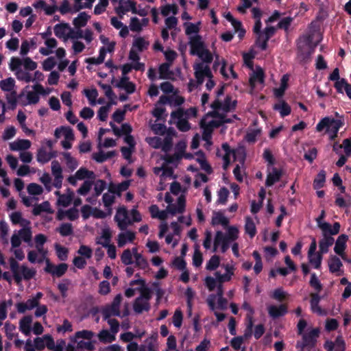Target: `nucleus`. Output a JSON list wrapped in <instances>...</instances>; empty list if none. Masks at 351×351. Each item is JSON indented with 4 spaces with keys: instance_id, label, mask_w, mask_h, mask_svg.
Returning a JSON list of instances; mask_svg holds the SVG:
<instances>
[{
    "instance_id": "f257e3e1",
    "label": "nucleus",
    "mask_w": 351,
    "mask_h": 351,
    "mask_svg": "<svg viewBox=\"0 0 351 351\" xmlns=\"http://www.w3.org/2000/svg\"><path fill=\"white\" fill-rule=\"evenodd\" d=\"M92 335L91 331L89 330L77 331L75 338L71 339V343L66 346L67 351H75V349L92 350L93 344L90 341Z\"/></svg>"
},
{
    "instance_id": "f03ea898",
    "label": "nucleus",
    "mask_w": 351,
    "mask_h": 351,
    "mask_svg": "<svg viewBox=\"0 0 351 351\" xmlns=\"http://www.w3.org/2000/svg\"><path fill=\"white\" fill-rule=\"evenodd\" d=\"M9 263L10 270L16 283H20L23 279L29 280L33 278L36 274L34 269H30L25 265H20L13 257L9 258Z\"/></svg>"
},
{
    "instance_id": "7ed1b4c3",
    "label": "nucleus",
    "mask_w": 351,
    "mask_h": 351,
    "mask_svg": "<svg viewBox=\"0 0 351 351\" xmlns=\"http://www.w3.org/2000/svg\"><path fill=\"white\" fill-rule=\"evenodd\" d=\"M343 122L340 119L326 117L322 119L316 125V130L322 132L326 129V132L329 134L330 140L334 141L337 137L338 132Z\"/></svg>"
},
{
    "instance_id": "20e7f679",
    "label": "nucleus",
    "mask_w": 351,
    "mask_h": 351,
    "mask_svg": "<svg viewBox=\"0 0 351 351\" xmlns=\"http://www.w3.org/2000/svg\"><path fill=\"white\" fill-rule=\"evenodd\" d=\"M340 224L339 222L334 223L332 229H330L328 232H322L323 239L319 242V253L326 254L328 248L334 243V238L332 235L337 234L340 230Z\"/></svg>"
},
{
    "instance_id": "39448f33",
    "label": "nucleus",
    "mask_w": 351,
    "mask_h": 351,
    "mask_svg": "<svg viewBox=\"0 0 351 351\" xmlns=\"http://www.w3.org/2000/svg\"><path fill=\"white\" fill-rule=\"evenodd\" d=\"M276 28L273 26L266 27L263 32L256 37L255 43L262 51H265L268 47L269 40L275 34Z\"/></svg>"
},
{
    "instance_id": "423d86ee",
    "label": "nucleus",
    "mask_w": 351,
    "mask_h": 351,
    "mask_svg": "<svg viewBox=\"0 0 351 351\" xmlns=\"http://www.w3.org/2000/svg\"><path fill=\"white\" fill-rule=\"evenodd\" d=\"M34 342L35 346L38 349H41L45 346H47L53 351H63V348L65 346L64 341H62L59 344L55 346L53 340L47 335H45L42 338H36Z\"/></svg>"
},
{
    "instance_id": "0eeeda50",
    "label": "nucleus",
    "mask_w": 351,
    "mask_h": 351,
    "mask_svg": "<svg viewBox=\"0 0 351 351\" xmlns=\"http://www.w3.org/2000/svg\"><path fill=\"white\" fill-rule=\"evenodd\" d=\"M193 67L195 71L194 75L198 84H202L206 77L208 79L213 77V74L209 65H204L203 62H198L195 63Z\"/></svg>"
},
{
    "instance_id": "6e6552de",
    "label": "nucleus",
    "mask_w": 351,
    "mask_h": 351,
    "mask_svg": "<svg viewBox=\"0 0 351 351\" xmlns=\"http://www.w3.org/2000/svg\"><path fill=\"white\" fill-rule=\"evenodd\" d=\"M45 263L46 266L44 268V271L58 278L62 276L68 269V265L66 263H62L58 265H54L49 258L45 260Z\"/></svg>"
},
{
    "instance_id": "1a4fd4ad",
    "label": "nucleus",
    "mask_w": 351,
    "mask_h": 351,
    "mask_svg": "<svg viewBox=\"0 0 351 351\" xmlns=\"http://www.w3.org/2000/svg\"><path fill=\"white\" fill-rule=\"evenodd\" d=\"M189 45L191 47L190 53L191 55H197L198 56L206 49L202 36L199 34L190 37Z\"/></svg>"
},
{
    "instance_id": "9d476101",
    "label": "nucleus",
    "mask_w": 351,
    "mask_h": 351,
    "mask_svg": "<svg viewBox=\"0 0 351 351\" xmlns=\"http://www.w3.org/2000/svg\"><path fill=\"white\" fill-rule=\"evenodd\" d=\"M299 334L303 337L302 348L313 347L319 336V330H299Z\"/></svg>"
},
{
    "instance_id": "9b49d317",
    "label": "nucleus",
    "mask_w": 351,
    "mask_h": 351,
    "mask_svg": "<svg viewBox=\"0 0 351 351\" xmlns=\"http://www.w3.org/2000/svg\"><path fill=\"white\" fill-rule=\"evenodd\" d=\"M56 152L53 151L47 152L46 148L43 145L37 150L36 160L40 164H45L56 158Z\"/></svg>"
},
{
    "instance_id": "f8f14e48",
    "label": "nucleus",
    "mask_w": 351,
    "mask_h": 351,
    "mask_svg": "<svg viewBox=\"0 0 351 351\" xmlns=\"http://www.w3.org/2000/svg\"><path fill=\"white\" fill-rule=\"evenodd\" d=\"M288 312L287 306L282 304L278 306L271 305L268 307L269 315L273 319H277L284 316Z\"/></svg>"
},
{
    "instance_id": "ddd939ff",
    "label": "nucleus",
    "mask_w": 351,
    "mask_h": 351,
    "mask_svg": "<svg viewBox=\"0 0 351 351\" xmlns=\"http://www.w3.org/2000/svg\"><path fill=\"white\" fill-rule=\"evenodd\" d=\"M186 200L184 196L181 195L178 198V204H169L167 207V211L175 215L176 213H183L185 210Z\"/></svg>"
},
{
    "instance_id": "4468645a",
    "label": "nucleus",
    "mask_w": 351,
    "mask_h": 351,
    "mask_svg": "<svg viewBox=\"0 0 351 351\" xmlns=\"http://www.w3.org/2000/svg\"><path fill=\"white\" fill-rule=\"evenodd\" d=\"M324 348L328 351H344L345 343L341 337H338L335 342L327 340L324 343Z\"/></svg>"
},
{
    "instance_id": "2eb2a0df",
    "label": "nucleus",
    "mask_w": 351,
    "mask_h": 351,
    "mask_svg": "<svg viewBox=\"0 0 351 351\" xmlns=\"http://www.w3.org/2000/svg\"><path fill=\"white\" fill-rule=\"evenodd\" d=\"M32 143L28 139H19L10 144L12 151H25L30 148Z\"/></svg>"
},
{
    "instance_id": "dca6fc26",
    "label": "nucleus",
    "mask_w": 351,
    "mask_h": 351,
    "mask_svg": "<svg viewBox=\"0 0 351 351\" xmlns=\"http://www.w3.org/2000/svg\"><path fill=\"white\" fill-rule=\"evenodd\" d=\"M348 239V237L346 234H342L339 236L335 242V245L334 247V251L337 254L343 255Z\"/></svg>"
},
{
    "instance_id": "f3484780",
    "label": "nucleus",
    "mask_w": 351,
    "mask_h": 351,
    "mask_svg": "<svg viewBox=\"0 0 351 351\" xmlns=\"http://www.w3.org/2000/svg\"><path fill=\"white\" fill-rule=\"evenodd\" d=\"M133 309L138 314H141L144 311H149L150 309L149 302L142 300V298H137L134 300Z\"/></svg>"
},
{
    "instance_id": "a211bd4d",
    "label": "nucleus",
    "mask_w": 351,
    "mask_h": 351,
    "mask_svg": "<svg viewBox=\"0 0 351 351\" xmlns=\"http://www.w3.org/2000/svg\"><path fill=\"white\" fill-rule=\"evenodd\" d=\"M38 304L35 300L30 298L27 300L25 302H18L16 304V308L19 313H24L27 310H32L36 306H38Z\"/></svg>"
},
{
    "instance_id": "6ab92c4d",
    "label": "nucleus",
    "mask_w": 351,
    "mask_h": 351,
    "mask_svg": "<svg viewBox=\"0 0 351 351\" xmlns=\"http://www.w3.org/2000/svg\"><path fill=\"white\" fill-rule=\"evenodd\" d=\"M68 194H60V191H56L55 193L58 195V204L64 207H67L71 203L73 198V193L70 189H68Z\"/></svg>"
},
{
    "instance_id": "aec40b11",
    "label": "nucleus",
    "mask_w": 351,
    "mask_h": 351,
    "mask_svg": "<svg viewBox=\"0 0 351 351\" xmlns=\"http://www.w3.org/2000/svg\"><path fill=\"white\" fill-rule=\"evenodd\" d=\"M282 176L281 170L278 169L277 168H273L272 172L269 173L266 178L265 185L266 186H271L276 182L279 181Z\"/></svg>"
},
{
    "instance_id": "412c9836",
    "label": "nucleus",
    "mask_w": 351,
    "mask_h": 351,
    "mask_svg": "<svg viewBox=\"0 0 351 351\" xmlns=\"http://www.w3.org/2000/svg\"><path fill=\"white\" fill-rule=\"evenodd\" d=\"M265 81V73L263 70L258 67L256 69V71L253 73V74L250 76L249 82L252 87L255 86V83L256 82L260 84H263Z\"/></svg>"
},
{
    "instance_id": "4be33fe9",
    "label": "nucleus",
    "mask_w": 351,
    "mask_h": 351,
    "mask_svg": "<svg viewBox=\"0 0 351 351\" xmlns=\"http://www.w3.org/2000/svg\"><path fill=\"white\" fill-rule=\"evenodd\" d=\"M343 264L339 257L335 255H331L328 260L329 271L331 273H336L340 270Z\"/></svg>"
},
{
    "instance_id": "5701e85b",
    "label": "nucleus",
    "mask_w": 351,
    "mask_h": 351,
    "mask_svg": "<svg viewBox=\"0 0 351 351\" xmlns=\"http://www.w3.org/2000/svg\"><path fill=\"white\" fill-rule=\"evenodd\" d=\"M112 238V232L109 228H104L102 229L101 235L97 243L101 245L102 246H108L110 244Z\"/></svg>"
},
{
    "instance_id": "b1692460",
    "label": "nucleus",
    "mask_w": 351,
    "mask_h": 351,
    "mask_svg": "<svg viewBox=\"0 0 351 351\" xmlns=\"http://www.w3.org/2000/svg\"><path fill=\"white\" fill-rule=\"evenodd\" d=\"M101 313L104 319H107V318L112 316H120V311L112 304L106 305L103 308Z\"/></svg>"
},
{
    "instance_id": "393cba45",
    "label": "nucleus",
    "mask_w": 351,
    "mask_h": 351,
    "mask_svg": "<svg viewBox=\"0 0 351 351\" xmlns=\"http://www.w3.org/2000/svg\"><path fill=\"white\" fill-rule=\"evenodd\" d=\"M273 108L275 110H278L282 117L288 116L291 112L290 106L284 100L279 104H275Z\"/></svg>"
},
{
    "instance_id": "a878e982",
    "label": "nucleus",
    "mask_w": 351,
    "mask_h": 351,
    "mask_svg": "<svg viewBox=\"0 0 351 351\" xmlns=\"http://www.w3.org/2000/svg\"><path fill=\"white\" fill-rule=\"evenodd\" d=\"M90 16L85 12H80L78 16L73 21V24L75 28L83 27L86 25Z\"/></svg>"
},
{
    "instance_id": "bb28decb",
    "label": "nucleus",
    "mask_w": 351,
    "mask_h": 351,
    "mask_svg": "<svg viewBox=\"0 0 351 351\" xmlns=\"http://www.w3.org/2000/svg\"><path fill=\"white\" fill-rule=\"evenodd\" d=\"M229 223V219L220 212L215 213L212 218L211 224L213 226L221 225L224 227Z\"/></svg>"
},
{
    "instance_id": "cd10ccee",
    "label": "nucleus",
    "mask_w": 351,
    "mask_h": 351,
    "mask_svg": "<svg viewBox=\"0 0 351 351\" xmlns=\"http://www.w3.org/2000/svg\"><path fill=\"white\" fill-rule=\"evenodd\" d=\"M223 125L222 119L216 120L213 119L208 122L207 125L204 128V138L206 140L207 132L210 134L214 128H218Z\"/></svg>"
},
{
    "instance_id": "c85d7f7f",
    "label": "nucleus",
    "mask_w": 351,
    "mask_h": 351,
    "mask_svg": "<svg viewBox=\"0 0 351 351\" xmlns=\"http://www.w3.org/2000/svg\"><path fill=\"white\" fill-rule=\"evenodd\" d=\"M245 232L250 238L254 237L256 234V228L253 219L247 216L245 217Z\"/></svg>"
},
{
    "instance_id": "c756f323",
    "label": "nucleus",
    "mask_w": 351,
    "mask_h": 351,
    "mask_svg": "<svg viewBox=\"0 0 351 351\" xmlns=\"http://www.w3.org/2000/svg\"><path fill=\"white\" fill-rule=\"evenodd\" d=\"M311 307L313 312H316L318 314L322 313V308L319 306L321 297L317 293H311Z\"/></svg>"
},
{
    "instance_id": "7c9ffc66",
    "label": "nucleus",
    "mask_w": 351,
    "mask_h": 351,
    "mask_svg": "<svg viewBox=\"0 0 351 351\" xmlns=\"http://www.w3.org/2000/svg\"><path fill=\"white\" fill-rule=\"evenodd\" d=\"M230 243L228 237L221 231H217L214 239L213 252H216L217 247L223 243Z\"/></svg>"
},
{
    "instance_id": "2f4dec72",
    "label": "nucleus",
    "mask_w": 351,
    "mask_h": 351,
    "mask_svg": "<svg viewBox=\"0 0 351 351\" xmlns=\"http://www.w3.org/2000/svg\"><path fill=\"white\" fill-rule=\"evenodd\" d=\"M325 210H322L319 216L316 219L317 226L322 230V232H328L330 229H332V226L329 223L323 222V219L325 218Z\"/></svg>"
},
{
    "instance_id": "473e14b6",
    "label": "nucleus",
    "mask_w": 351,
    "mask_h": 351,
    "mask_svg": "<svg viewBox=\"0 0 351 351\" xmlns=\"http://www.w3.org/2000/svg\"><path fill=\"white\" fill-rule=\"evenodd\" d=\"M326 182V171L324 170H321L317 175L316 176L315 178L313 181V188L314 189H319L322 187H324V184Z\"/></svg>"
},
{
    "instance_id": "72a5a7b5",
    "label": "nucleus",
    "mask_w": 351,
    "mask_h": 351,
    "mask_svg": "<svg viewBox=\"0 0 351 351\" xmlns=\"http://www.w3.org/2000/svg\"><path fill=\"white\" fill-rule=\"evenodd\" d=\"M43 212H47L49 213H51L50 204L49 202L45 201L40 204L35 206L32 210L33 215L36 216L40 215Z\"/></svg>"
},
{
    "instance_id": "f704fd0d",
    "label": "nucleus",
    "mask_w": 351,
    "mask_h": 351,
    "mask_svg": "<svg viewBox=\"0 0 351 351\" xmlns=\"http://www.w3.org/2000/svg\"><path fill=\"white\" fill-rule=\"evenodd\" d=\"M252 335V330L245 333L244 336L236 337L231 340L230 344L232 347L235 350H239L245 339L248 338Z\"/></svg>"
},
{
    "instance_id": "c9c22d12",
    "label": "nucleus",
    "mask_w": 351,
    "mask_h": 351,
    "mask_svg": "<svg viewBox=\"0 0 351 351\" xmlns=\"http://www.w3.org/2000/svg\"><path fill=\"white\" fill-rule=\"evenodd\" d=\"M77 180H82L85 178L94 179L95 176L93 171H89L86 168L81 167L75 173Z\"/></svg>"
},
{
    "instance_id": "e433bc0d",
    "label": "nucleus",
    "mask_w": 351,
    "mask_h": 351,
    "mask_svg": "<svg viewBox=\"0 0 351 351\" xmlns=\"http://www.w3.org/2000/svg\"><path fill=\"white\" fill-rule=\"evenodd\" d=\"M223 104L222 110L228 112L231 110H233L236 108L237 101V100H234L232 101V97L230 95H227L224 99Z\"/></svg>"
},
{
    "instance_id": "4c0bfd02",
    "label": "nucleus",
    "mask_w": 351,
    "mask_h": 351,
    "mask_svg": "<svg viewBox=\"0 0 351 351\" xmlns=\"http://www.w3.org/2000/svg\"><path fill=\"white\" fill-rule=\"evenodd\" d=\"M309 285L316 291V293L319 294V293L322 290L323 285L321 283L320 280L316 276L315 273H312L311 275V279L309 280Z\"/></svg>"
},
{
    "instance_id": "58836bf2",
    "label": "nucleus",
    "mask_w": 351,
    "mask_h": 351,
    "mask_svg": "<svg viewBox=\"0 0 351 351\" xmlns=\"http://www.w3.org/2000/svg\"><path fill=\"white\" fill-rule=\"evenodd\" d=\"M170 64L169 63H162L160 65L159 71V78L160 79H169L172 72L169 70Z\"/></svg>"
},
{
    "instance_id": "ea45409f",
    "label": "nucleus",
    "mask_w": 351,
    "mask_h": 351,
    "mask_svg": "<svg viewBox=\"0 0 351 351\" xmlns=\"http://www.w3.org/2000/svg\"><path fill=\"white\" fill-rule=\"evenodd\" d=\"M51 171L52 173L55 177L56 180H59V182H62V168L59 164V162L56 160H54L51 163Z\"/></svg>"
},
{
    "instance_id": "a19ab883",
    "label": "nucleus",
    "mask_w": 351,
    "mask_h": 351,
    "mask_svg": "<svg viewBox=\"0 0 351 351\" xmlns=\"http://www.w3.org/2000/svg\"><path fill=\"white\" fill-rule=\"evenodd\" d=\"M101 330L99 334V338L101 341L104 342H111L114 339V335L118 330Z\"/></svg>"
},
{
    "instance_id": "79ce46f5",
    "label": "nucleus",
    "mask_w": 351,
    "mask_h": 351,
    "mask_svg": "<svg viewBox=\"0 0 351 351\" xmlns=\"http://www.w3.org/2000/svg\"><path fill=\"white\" fill-rule=\"evenodd\" d=\"M15 85V81L12 77H8L5 80H3L0 82V88L3 91L10 92L11 91Z\"/></svg>"
},
{
    "instance_id": "37998d69",
    "label": "nucleus",
    "mask_w": 351,
    "mask_h": 351,
    "mask_svg": "<svg viewBox=\"0 0 351 351\" xmlns=\"http://www.w3.org/2000/svg\"><path fill=\"white\" fill-rule=\"evenodd\" d=\"M66 29H70V27L68 23L57 24L54 27L55 35L60 38L64 37Z\"/></svg>"
},
{
    "instance_id": "c03bdc74",
    "label": "nucleus",
    "mask_w": 351,
    "mask_h": 351,
    "mask_svg": "<svg viewBox=\"0 0 351 351\" xmlns=\"http://www.w3.org/2000/svg\"><path fill=\"white\" fill-rule=\"evenodd\" d=\"M202 261H203L202 254L199 251V245H195L194 254L193 256V265L195 267H198L202 265Z\"/></svg>"
},
{
    "instance_id": "a18cd8bd",
    "label": "nucleus",
    "mask_w": 351,
    "mask_h": 351,
    "mask_svg": "<svg viewBox=\"0 0 351 351\" xmlns=\"http://www.w3.org/2000/svg\"><path fill=\"white\" fill-rule=\"evenodd\" d=\"M55 248L58 258L62 261H66L68 258V249L58 243L55 245Z\"/></svg>"
},
{
    "instance_id": "49530a36",
    "label": "nucleus",
    "mask_w": 351,
    "mask_h": 351,
    "mask_svg": "<svg viewBox=\"0 0 351 351\" xmlns=\"http://www.w3.org/2000/svg\"><path fill=\"white\" fill-rule=\"evenodd\" d=\"M220 264V258L217 255H213L211 256L210 260L207 262L206 268L208 270L213 271L215 270Z\"/></svg>"
},
{
    "instance_id": "de8ad7c7",
    "label": "nucleus",
    "mask_w": 351,
    "mask_h": 351,
    "mask_svg": "<svg viewBox=\"0 0 351 351\" xmlns=\"http://www.w3.org/2000/svg\"><path fill=\"white\" fill-rule=\"evenodd\" d=\"M19 236L23 241L29 243L32 240V234L30 228H23L19 231Z\"/></svg>"
},
{
    "instance_id": "09e8293b",
    "label": "nucleus",
    "mask_w": 351,
    "mask_h": 351,
    "mask_svg": "<svg viewBox=\"0 0 351 351\" xmlns=\"http://www.w3.org/2000/svg\"><path fill=\"white\" fill-rule=\"evenodd\" d=\"M58 231L62 237L69 236L73 232L72 224L69 223H62Z\"/></svg>"
},
{
    "instance_id": "8fccbe9b",
    "label": "nucleus",
    "mask_w": 351,
    "mask_h": 351,
    "mask_svg": "<svg viewBox=\"0 0 351 351\" xmlns=\"http://www.w3.org/2000/svg\"><path fill=\"white\" fill-rule=\"evenodd\" d=\"M103 203L105 207L109 209L108 215L111 214V206L114 204L115 200V197L112 195H110L108 193H106L103 195L102 197Z\"/></svg>"
},
{
    "instance_id": "3c124183",
    "label": "nucleus",
    "mask_w": 351,
    "mask_h": 351,
    "mask_svg": "<svg viewBox=\"0 0 351 351\" xmlns=\"http://www.w3.org/2000/svg\"><path fill=\"white\" fill-rule=\"evenodd\" d=\"M309 263L313 265L315 269H319L322 264V254L319 252L308 256Z\"/></svg>"
},
{
    "instance_id": "603ef678",
    "label": "nucleus",
    "mask_w": 351,
    "mask_h": 351,
    "mask_svg": "<svg viewBox=\"0 0 351 351\" xmlns=\"http://www.w3.org/2000/svg\"><path fill=\"white\" fill-rule=\"evenodd\" d=\"M27 189L28 193L33 195H39L43 192V187L36 183H30Z\"/></svg>"
},
{
    "instance_id": "864d4df0",
    "label": "nucleus",
    "mask_w": 351,
    "mask_h": 351,
    "mask_svg": "<svg viewBox=\"0 0 351 351\" xmlns=\"http://www.w3.org/2000/svg\"><path fill=\"white\" fill-rule=\"evenodd\" d=\"M230 193L227 188L225 186L221 187L218 191L217 202L220 204H225L227 202Z\"/></svg>"
},
{
    "instance_id": "5fc2aeb1",
    "label": "nucleus",
    "mask_w": 351,
    "mask_h": 351,
    "mask_svg": "<svg viewBox=\"0 0 351 351\" xmlns=\"http://www.w3.org/2000/svg\"><path fill=\"white\" fill-rule=\"evenodd\" d=\"M184 149H185V146L183 145L180 152H176L173 155L167 156V158H165L166 162L171 164V163H173L175 162L180 160L184 155Z\"/></svg>"
},
{
    "instance_id": "6e6d98bb",
    "label": "nucleus",
    "mask_w": 351,
    "mask_h": 351,
    "mask_svg": "<svg viewBox=\"0 0 351 351\" xmlns=\"http://www.w3.org/2000/svg\"><path fill=\"white\" fill-rule=\"evenodd\" d=\"M172 12L173 14L178 13V6L176 4H167L161 9V14L164 16H167Z\"/></svg>"
},
{
    "instance_id": "4d7b16f0",
    "label": "nucleus",
    "mask_w": 351,
    "mask_h": 351,
    "mask_svg": "<svg viewBox=\"0 0 351 351\" xmlns=\"http://www.w3.org/2000/svg\"><path fill=\"white\" fill-rule=\"evenodd\" d=\"M121 262L125 265H129L133 263L132 254L130 249L125 250L121 256Z\"/></svg>"
},
{
    "instance_id": "13d9d810",
    "label": "nucleus",
    "mask_w": 351,
    "mask_h": 351,
    "mask_svg": "<svg viewBox=\"0 0 351 351\" xmlns=\"http://www.w3.org/2000/svg\"><path fill=\"white\" fill-rule=\"evenodd\" d=\"M106 188V182L104 180H97L95 183V197L99 196L101 193L105 190Z\"/></svg>"
},
{
    "instance_id": "bf43d9fd",
    "label": "nucleus",
    "mask_w": 351,
    "mask_h": 351,
    "mask_svg": "<svg viewBox=\"0 0 351 351\" xmlns=\"http://www.w3.org/2000/svg\"><path fill=\"white\" fill-rule=\"evenodd\" d=\"M84 93L86 95V97L89 100L90 103L91 104H94L95 103L96 99L98 96V92L96 88H92V89H84Z\"/></svg>"
},
{
    "instance_id": "052dcab7",
    "label": "nucleus",
    "mask_w": 351,
    "mask_h": 351,
    "mask_svg": "<svg viewBox=\"0 0 351 351\" xmlns=\"http://www.w3.org/2000/svg\"><path fill=\"white\" fill-rule=\"evenodd\" d=\"M115 104V102H111L110 104H107L106 106H101L97 112L98 118L101 121H105L108 117V112L109 111V108L110 104Z\"/></svg>"
},
{
    "instance_id": "680f3d73",
    "label": "nucleus",
    "mask_w": 351,
    "mask_h": 351,
    "mask_svg": "<svg viewBox=\"0 0 351 351\" xmlns=\"http://www.w3.org/2000/svg\"><path fill=\"white\" fill-rule=\"evenodd\" d=\"M183 315L180 309H176L172 317V323L176 328H180L182 326Z\"/></svg>"
},
{
    "instance_id": "e2e57ef3",
    "label": "nucleus",
    "mask_w": 351,
    "mask_h": 351,
    "mask_svg": "<svg viewBox=\"0 0 351 351\" xmlns=\"http://www.w3.org/2000/svg\"><path fill=\"white\" fill-rule=\"evenodd\" d=\"M93 184V181L85 180L82 186L77 189V193L84 196L87 195V193L90 191Z\"/></svg>"
},
{
    "instance_id": "0e129e2a",
    "label": "nucleus",
    "mask_w": 351,
    "mask_h": 351,
    "mask_svg": "<svg viewBox=\"0 0 351 351\" xmlns=\"http://www.w3.org/2000/svg\"><path fill=\"white\" fill-rule=\"evenodd\" d=\"M108 0H99V3L94 8V14L99 15L105 12L106 7L108 5Z\"/></svg>"
},
{
    "instance_id": "69168bd1",
    "label": "nucleus",
    "mask_w": 351,
    "mask_h": 351,
    "mask_svg": "<svg viewBox=\"0 0 351 351\" xmlns=\"http://www.w3.org/2000/svg\"><path fill=\"white\" fill-rule=\"evenodd\" d=\"M198 57L202 59L203 63L210 64L213 60V54L206 48L199 54Z\"/></svg>"
},
{
    "instance_id": "338daca9",
    "label": "nucleus",
    "mask_w": 351,
    "mask_h": 351,
    "mask_svg": "<svg viewBox=\"0 0 351 351\" xmlns=\"http://www.w3.org/2000/svg\"><path fill=\"white\" fill-rule=\"evenodd\" d=\"M149 43L145 40L142 37L136 38L133 43V46L136 47L139 51H143L147 49Z\"/></svg>"
},
{
    "instance_id": "774afa93",
    "label": "nucleus",
    "mask_w": 351,
    "mask_h": 351,
    "mask_svg": "<svg viewBox=\"0 0 351 351\" xmlns=\"http://www.w3.org/2000/svg\"><path fill=\"white\" fill-rule=\"evenodd\" d=\"M339 147L343 148L345 155L347 157L351 156V138L344 139L342 145H339Z\"/></svg>"
}]
</instances>
